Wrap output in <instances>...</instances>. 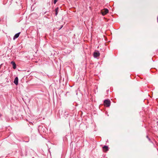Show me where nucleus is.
<instances>
[{
	"label": "nucleus",
	"mask_w": 158,
	"mask_h": 158,
	"mask_svg": "<svg viewBox=\"0 0 158 158\" xmlns=\"http://www.w3.org/2000/svg\"><path fill=\"white\" fill-rule=\"evenodd\" d=\"M104 105L107 106L109 107L110 104V102L109 100H106L104 102Z\"/></svg>",
	"instance_id": "f257e3e1"
},
{
	"label": "nucleus",
	"mask_w": 158,
	"mask_h": 158,
	"mask_svg": "<svg viewBox=\"0 0 158 158\" xmlns=\"http://www.w3.org/2000/svg\"><path fill=\"white\" fill-rule=\"evenodd\" d=\"M109 10L107 9H105L101 10V12L102 15L104 16L108 13Z\"/></svg>",
	"instance_id": "f03ea898"
},
{
	"label": "nucleus",
	"mask_w": 158,
	"mask_h": 158,
	"mask_svg": "<svg viewBox=\"0 0 158 158\" xmlns=\"http://www.w3.org/2000/svg\"><path fill=\"white\" fill-rule=\"evenodd\" d=\"M93 55L95 58H97V57L99 56L100 54L98 51H96L94 52Z\"/></svg>",
	"instance_id": "7ed1b4c3"
},
{
	"label": "nucleus",
	"mask_w": 158,
	"mask_h": 158,
	"mask_svg": "<svg viewBox=\"0 0 158 158\" xmlns=\"http://www.w3.org/2000/svg\"><path fill=\"white\" fill-rule=\"evenodd\" d=\"M20 33V32H19L15 35L14 36L13 39L14 40H15L16 38H17L19 37V34Z\"/></svg>",
	"instance_id": "20e7f679"
},
{
	"label": "nucleus",
	"mask_w": 158,
	"mask_h": 158,
	"mask_svg": "<svg viewBox=\"0 0 158 158\" xmlns=\"http://www.w3.org/2000/svg\"><path fill=\"white\" fill-rule=\"evenodd\" d=\"M14 82L16 85H18V78L17 77L15 78Z\"/></svg>",
	"instance_id": "39448f33"
},
{
	"label": "nucleus",
	"mask_w": 158,
	"mask_h": 158,
	"mask_svg": "<svg viewBox=\"0 0 158 158\" xmlns=\"http://www.w3.org/2000/svg\"><path fill=\"white\" fill-rule=\"evenodd\" d=\"M103 149L105 152H106L108 150V148L107 146H104L103 147Z\"/></svg>",
	"instance_id": "423d86ee"
},
{
	"label": "nucleus",
	"mask_w": 158,
	"mask_h": 158,
	"mask_svg": "<svg viewBox=\"0 0 158 158\" xmlns=\"http://www.w3.org/2000/svg\"><path fill=\"white\" fill-rule=\"evenodd\" d=\"M11 64L13 65V68L14 69H15L16 68V64L15 62L13 61H12L11 62Z\"/></svg>",
	"instance_id": "0eeeda50"
},
{
	"label": "nucleus",
	"mask_w": 158,
	"mask_h": 158,
	"mask_svg": "<svg viewBox=\"0 0 158 158\" xmlns=\"http://www.w3.org/2000/svg\"><path fill=\"white\" fill-rule=\"evenodd\" d=\"M58 9H59L58 7H56L55 9V11L56 12V13H55L56 15H57L58 14Z\"/></svg>",
	"instance_id": "6e6552de"
},
{
	"label": "nucleus",
	"mask_w": 158,
	"mask_h": 158,
	"mask_svg": "<svg viewBox=\"0 0 158 158\" xmlns=\"http://www.w3.org/2000/svg\"><path fill=\"white\" fill-rule=\"evenodd\" d=\"M59 0H54V4H56V2L58 1Z\"/></svg>",
	"instance_id": "1a4fd4ad"
},
{
	"label": "nucleus",
	"mask_w": 158,
	"mask_h": 158,
	"mask_svg": "<svg viewBox=\"0 0 158 158\" xmlns=\"http://www.w3.org/2000/svg\"><path fill=\"white\" fill-rule=\"evenodd\" d=\"M147 137V138H148V140H149V141H150V139L148 137V136H147V137Z\"/></svg>",
	"instance_id": "9d476101"
},
{
	"label": "nucleus",
	"mask_w": 158,
	"mask_h": 158,
	"mask_svg": "<svg viewBox=\"0 0 158 158\" xmlns=\"http://www.w3.org/2000/svg\"><path fill=\"white\" fill-rule=\"evenodd\" d=\"M29 141V138H28V140H27V141H26V142H28Z\"/></svg>",
	"instance_id": "9b49d317"
},
{
	"label": "nucleus",
	"mask_w": 158,
	"mask_h": 158,
	"mask_svg": "<svg viewBox=\"0 0 158 158\" xmlns=\"http://www.w3.org/2000/svg\"><path fill=\"white\" fill-rule=\"evenodd\" d=\"M157 21L158 23V16H157Z\"/></svg>",
	"instance_id": "f8f14e48"
},
{
	"label": "nucleus",
	"mask_w": 158,
	"mask_h": 158,
	"mask_svg": "<svg viewBox=\"0 0 158 158\" xmlns=\"http://www.w3.org/2000/svg\"><path fill=\"white\" fill-rule=\"evenodd\" d=\"M2 115L1 114H0V117H1V116Z\"/></svg>",
	"instance_id": "ddd939ff"
},
{
	"label": "nucleus",
	"mask_w": 158,
	"mask_h": 158,
	"mask_svg": "<svg viewBox=\"0 0 158 158\" xmlns=\"http://www.w3.org/2000/svg\"><path fill=\"white\" fill-rule=\"evenodd\" d=\"M2 65V64H1V65H0V67H1V65Z\"/></svg>",
	"instance_id": "4468645a"
}]
</instances>
